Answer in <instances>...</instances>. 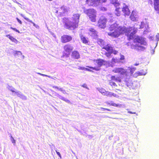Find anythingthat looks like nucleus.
I'll return each mask as SVG.
<instances>
[{
    "mask_svg": "<svg viewBox=\"0 0 159 159\" xmlns=\"http://www.w3.org/2000/svg\"><path fill=\"white\" fill-rule=\"evenodd\" d=\"M108 30L110 32L107 33V34L112 37L117 38L125 34L128 40L133 39V42L134 44H131V49L138 51H143L145 49V48L142 46H146L147 44L144 38L138 36L134 38V36L137 32V28L134 26H122L114 23L110 26Z\"/></svg>",
    "mask_w": 159,
    "mask_h": 159,
    "instance_id": "f257e3e1",
    "label": "nucleus"
},
{
    "mask_svg": "<svg viewBox=\"0 0 159 159\" xmlns=\"http://www.w3.org/2000/svg\"><path fill=\"white\" fill-rule=\"evenodd\" d=\"M80 15L78 13L74 14L70 20L66 17L62 19L64 27L69 30H74L78 26Z\"/></svg>",
    "mask_w": 159,
    "mask_h": 159,
    "instance_id": "f03ea898",
    "label": "nucleus"
},
{
    "mask_svg": "<svg viewBox=\"0 0 159 159\" xmlns=\"http://www.w3.org/2000/svg\"><path fill=\"white\" fill-rule=\"evenodd\" d=\"M84 13L89 17V20L92 22L97 21V13L96 10L93 8H90L84 10Z\"/></svg>",
    "mask_w": 159,
    "mask_h": 159,
    "instance_id": "7ed1b4c3",
    "label": "nucleus"
},
{
    "mask_svg": "<svg viewBox=\"0 0 159 159\" xmlns=\"http://www.w3.org/2000/svg\"><path fill=\"white\" fill-rule=\"evenodd\" d=\"M94 62V64H97V66L95 67H91L87 66V67L92 70H94L96 71H99L101 70L100 67L103 66H104L107 64V62L105 60L101 58L97 59H94L93 60Z\"/></svg>",
    "mask_w": 159,
    "mask_h": 159,
    "instance_id": "20e7f679",
    "label": "nucleus"
},
{
    "mask_svg": "<svg viewBox=\"0 0 159 159\" xmlns=\"http://www.w3.org/2000/svg\"><path fill=\"white\" fill-rule=\"evenodd\" d=\"M122 78L120 76L112 75L110 78V80H108L109 84L112 87H116L117 85L114 82H121Z\"/></svg>",
    "mask_w": 159,
    "mask_h": 159,
    "instance_id": "39448f33",
    "label": "nucleus"
},
{
    "mask_svg": "<svg viewBox=\"0 0 159 159\" xmlns=\"http://www.w3.org/2000/svg\"><path fill=\"white\" fill-rule=\"evenodd\" d=\"M107 19L104 16H101L98 19V26L101 29H104L106 27Z\"/></svg>",
    "mask_w": 159,
    "mask_h": 159,
    "instance_id": "423d86ee",
    "label": "nucleus"
},
{
    "mask_svg": "<svg viewBox=\"0 0 159 159\" xmlns=\"http://www.w3.org/2000/svg\"><path fill=\"white\" fill-rule=\"evenodd\" d=\"M112 71L115 73L119 74L122 75H125L127 76L128 72L127 70L123 68L116 67L112 70Z\"/></svg>",
    "mask_w": 159,
    "mask_h": 159,
    "instance_id": "0eeeda50",
    "label": "nucleus"
},
{
    "mask_svg": "<svg viewBox=\"0 0 159 159\" xmlns=\"http://www.w3.org/2000/svg\"><path fill=\"white\" fill-rule=\"evenodd\" d=\"M113 48L110 44H107L102 48V49H105L107 52L105 53V55L108 58L111 57L112 52V49Z\"/></svg>",
    "mask_w": 159,
    "mask_h": 159,
    "instance_id": "6e6552de",
    "label": "nucleus"
},
{
    "mask_svg": "<svg viewBox=\"0 0 159 159\" xmlns=\"http://www.w3.org/2000/svg\"><path fill=\"white\" fill-rule=\"evenodd\" d=\"M72 39V36L69 35L63 34L60 38V41L62 43H65L71 41Z\"/></svg>",
    "mask_w": 159,
    "mask_h": 159,
    "instance_id": "1a4fd4ad",
    "label": "nucleus"
},
{
    "mask_svg": "<svg viewBox=\"0 0 159 159\" xmlns=\"http://www.w3.org/2000/svg\"><path fill=\"white\" fill-rule=\"evenodd\" d=\"M73 47L71 44H65L63 47V49L64 51L67 53V54H66L65 56H66V57H68L70 52L73 51Z\"/></svg>",
    "mask_w": 159,
    "mask_h": 159,
    "instance_id": "9d476101",
    "label": "nucleus"
},
{
    "mask_svg": "<svg viewBox=\"0 0 159 159\" xmlns=\"http://www.w3.org/2000/svg\"><path fill=\"white\" fill-rule=\"evenodd\" d=\"M122 11L125 16H129L130 13V11L128 8V6L126 5L123 7Z\"/></svg>",
    "mask_w": 159,
    "mask_h": 159,
    "instance_id": "9b49d317",
    "label": "nucleus"
},
{
    "mask_svg": "<svg viewBox=\"0 0 159 159\" xmlns=\"http://www.w3.org/2000/svg\"><path fill=\"white\" fill-rule=\"evenodd\" d=\"M89 31L90 32L91 35L93 37L94 39H96L97 37H98L97 32L94 28H90L89 29Z\"/></svg>",
    "mask_w": 159,
    "mask_h": 159,
    "instance_id": "f8f14e48",
    "label": "nucleus"
},
{
    "mask_svg": "<svg viewBox=\"0 0 159 159\" xmlns=\"http://www.w3.org/2000/svg\"><path fill=\"white\" fill-rule=\"evenodd\" d=\"M71 57L73 59H77L80 58V55L78 51L74 50L71 53Z\"/></svg>",
    "mask_w": 159,
    "mask_h": 159,
    "instance_id": "ddd939ff",
    "label": "nucleus"
},
{
    "mask_svg": "<svg viewBox=\"0 0 159 159\" xmlns=\"http://www.w3.org/2000/svg\"><path fill=\"white\" fill-rule=\"evenodd\" d=\"M80 38L81 40L83 43L87 44H88L89 42V40L88 38H86L82 34H80Z\"/></svg>",
    "mask_w": 159,
    "mask_h": 159,
    "instance_id": "4468645a",
    "label": "nucleus"
},
{
    "mask_svg": "<svg viewBox=\"0 0 159 159\" xmlns=\"http://www.w3.org/2000/svg\"><path fill=\"white\" fill-rule=\"evenodd\" d=\"M137 14L134 11H132L130 16V19L133 21H136L137 20Z\"/></svg>",
    "mask_w": 159,
    "mask_h": 159,
    "instance_id": "2eb2a0df",
    "label": "nucleus"
},
{
    "mask_svg": "<svg viewBox=\"0 0 159 159\" xmlns=\"http://www.w3.org/2000/svg\"><path fill=\"white\" fill-rule=\"evenodd\" d=\"M146 74V72L144 71L143 70H142L140 71H138L135 72L133 75L134 77H136L138 76L145 75Z\"/></svg>",
    "mask_w": 159,
    "mask_h": 159,
    "instance_id": "dca6fc26",
    "label": "nucleus"
},
{
    "mask_svg": "<svg viewBox=\"0 0 159 159\" xmlns=\"http://www.w3.org/2000/svg\"><path fill=\"white\" fill-rule=\"evenodd\" d=\"M154 9L159 13V0H154Z\"/></svg>",
    "mask_w": 159,
    "mask_h": 159,
    "instance_id": "f3484780",
    "label": "nucleus"
},
{
    "mask_svg": "<svg viewBox=\"0 0 159 159\" xmlns=\"http://www.w3.org/2000/svg\"><path fill=\"white\" fill-rule=\"evenodd\" d=\"M106 103L108 105L110 106H112L116 107H120L121 106V105L119 104H116L112 101L111 102V103H110L108 102H106Z\"/></svg>",
    "mask_w": 159,
    "mask_h": 159,
    "instance_id": "a211bd4d",
    "label": "nucleus"
},
{
    "mask_svg": "<svg viewBox=\"0 0 159 159\" xmlns=\"http://www.w3.org/2000/svg\"><path fill=\"white\" fill-rule=\"evenodd\" d=\"M6 37L8 38L12 42L17 43L18 42V40L15 38L13 37L12 36H11L9 34L6 35Z\"/></svg>",
    "mask_w": 159,
    "mask_h": 159,
    "instance_id": "6ab92c4d",
    "label": "nucleus"
},
{
    "mask_svg": "<svg viewBox=\"0 0 159 159\" xmlns=\"http://www.w3.org/2000/svg\"><path fill=\"white\" fill-rule=\"evenodd\" d=\"M111 3L113 4L116 7L119 6L120 3L118 2V0H111Z\"/></svg>",
    "mask_w": 159,
    "mask_h": 159,
    "instance_id": "aec40b11",
    "label": "nucleus"
},
{
    "mask_svg": "<svg viewBox=\"0 0 159 159\" xmlns=\"http://www.w3.org/2000/svg\"><path fill=\"white\" fill-rule=\"evenodd\" d=\"M95 39L97 40V43L100 45L103 44L104 42L103 39H99L98 37H97V39Z\"/></svg>",
    "mask_w": 159,
    "mask_h": 159,
    "instance_id": "412c9836",
    "label": "nucleus"
},
{
    "mask_svg": "<svg viewBox=\"0 0 159 159\" xmlns=\"http://www.w3.org/2000/svg\"><path fill=\"white\" fill-rule=\"evenodd\" d=\"M101 92L104 95H106L109 97H111V92L105 91V92L101 91Z\"/></svg>",
    "mask_w": 159,
    "mask_h": 159,
    "instance_id": "4be33fe9",
    "label": "nucleus"
},
{
    "mask_svg": "<svg viewBox=\"0 0 159 159\" xmlns=\"http://www.w3.org/2000/svg\"><path fill=\"white\" fill-rule=\"evenodd\" d=\"M23 17L24 18V19H25V20H26L32 23L33 24V25L36 28H39V26L38 25H37L35 24L33 22L32 20H30L28 18H26V17Z\"/></svg>",
    "mask_w": 159,
    "mask_h": 159,
    "instance_id": "5701e85b",
    "label": "nucleus"
},
{
    "mask_svg": "<svg viewBox=\"0 0 159 159\" xmlns=\"http://www.w3.org/2000/svg\"><path fill=\"white\" fill-rule=\"evenodd\" d=\"M120 9V7H116V14L118 16H120V11H119V10Z\"/></svg>",
    "mask_w": 159,
    "mask_h": 159,
    "instance_id": "b1692460",
    "label": "nucleus"
},
{
    "mask_svg": "<svg viewBox=\"0 0 159 159\" xmlns=\"http://www.w3.org/2000/svg\"><path fill=\"white\" fill-rule=\"evenodd\" d=\"M54 89H56L59 91L66 92L65 90L63 89L62 88H59L57 86H53V87Z\"/></svg>",
    "mask_w": 159,
    "mask_h": 159,
    "instance_id": "393cba45",
    "label": "nucleus"
},
{
    "mask_svg": "<svg viewBox=\"0 0 159 159\" xmlns=\"http://www.w3.org/2000/svg\"><path fill=\"white\" fill-rule=\"evenodd\" d=\"M136 70V68L135 67H133L132 68H130V72L131 75H133V73H134V71Z\"/></svg>",
    "mask_w": 159,
    "mask_h": 159,
    "instance_id": "a878e982",
    "label": "nucleus"
},
{
    "mask_svg": "<svg viewBox=\"0 0 159 159\" xmlns=\"http://www.w3.org/2000/svg\"><path fill=\"white\" fill-rule=\"evenodd\" d=\"M61 99L62 100L68 103H70V100H68V99H66L64 97H61Z\"/></svg>",
    "mask_w": 159,
    "mask_h": 159,
    "instance_id": "bb28decb",
    "label": "nucleus"
},
{
    "mask_svg": "<svg viewBox=\"0 0 159 159\" xmlns=\"http://www.w3.org/2000/svg\"><path fill=\"white\" fill-rule=\"evenodd\" d=\"M84 69H85L86 70H87L91 72V71H92V70L90 69H89L87 68H85L84 67H80V68H79V69L82 70H84Z\"/></svg>",
    "mask_w": 159,
    "mask_h": 159,
    "instance_id": "cd10ccee",
    "label": "nucleus"
},
{
    "mask_svg": "<svg viewBox=\"0 0 159 159\" xmlns=\"http://www.w3.org/2000/svg\"><path fill=\"white\" fill-rule=\"evenodd\" d=\"M16 94L19 97H21L22 96H24L22 94H20V92H15Z\"/></svg>",
    "mask_w": 159,
    "mask_h": 159,
    "instance_id": "c85d7f7f",
    "label": "nucleus"
},
{
    "mask_svg": "<svg viewBox=\"0 0 159 159\" xmlns=\"http://www.w3.org/2000/svg\"><path fill=\"white\" fill-rule=\"evenodd\" d=\"M114 97L116 98H118L119 97L118 95L114 93H111V97Z\"/></svg>",
    "mask_w": 159,
    "mask_h": 159,
    "instance_id": "c756f323",
    "label": "nucleus"
},
{
    "mask_svg": "<svg viewBox=\"0 0 159 159\" xmlns=\"http://www.w3.org/2000/svg\"><path fill=\"white\" fill-rule=\"evenodd\" d=\"M118 52L117 51L115 50H113V48L112 49L111 54L113 53L114 54L116 55V54L118 53Z\"/></svg>",
    "mask_w": 159,
    "mask_h": 159,
    "instance_id": "7c9ffc66",
    "label": "nucleus"
},
{
    "mask_svg": "<svg viewBox=\"0 0 159 159\" xmlns=\"http://www.w3.org/2000/svg\"><path fill=\"white\" fill-rule=\"evenodd\" d=\"M10 28L12 30H14L16 32H17L18 33H20V31L15 28H13V27H11Z\"/></svg>",
    "mask_w": 159,
    "mask_h": 159,
    "instance_id": "2f4dec72",
    "label": "nucleus"
},
{
    "mask_svg": "<svg viewBox=\"0 0 159 159\" xmlns=\"http://www.w3.org/2000/svg\"><path fill=\"white\" fill-rule=\"evenodd\" d=\"M81 86L84 88H86L88 89H89V88L87 87V85L86 84H84L81 85Z\"/></svg>",
    "mask_w": 159,
    "mask_h": 159,
    "instance_id": "473e14b6",
    "label": "nucleus"
},
{
    "mask_svg": "<svg viewBox=\"0 0 159 159\" xmlns=\"http://www.w3.org/2000/svg\"><path fill=\"white\" fill-rule=\"evenodd\" d=\"M11 140L12 142V143H16V141L12 137V136H11Z\"/></svg>",
    "mask_w": 159,
    "mask_h": 159,
    "instance_id": "72a5a7b5",
    "label": "nucleus"
},
{
    "mask_svg": "<svg viewBox=\"0 0 159 159\" xmlns=\"http://www.w3.org/2000/svg\"><path fill=\"white\" fill-rule=\"evenodd\" d=\"M101 109L103 110V111L107 110L108 111H111V110L110 109H107V108H104L103 107H101Z\"/></svg>",
    "mask_w": 159,
    "mask_h": 159,
    "instance_id": "f704fd0d",
    "label": "nucleus"
},
{
    "mask_svg": "<svg viewBox=\"0 0 159 159\" xmlns=\"http://www.w3.org/2000/svg\"><path fill=\"white\" fill-rule=\"evenodd\" d=\"M56 152L57 153V155L60 157H61V155L60 154V152H57V151H56Z\"/></svg>",
    "mask_w": 159,
    "mask_h": 159,
    "instance_id": "c9c22d12",
    "label": "nucleus"
},
{
    "mask_svg": "<svg viewBox=\"0 0 159 159\" xmlns=\"http://www.w3.org/2000/svg\"><path fill=\"white\" fill-rule=\"evenodd\" d=\"M148 3L149 4L152 5V0H148Z\"/></svg>",
    "mask_w": 159,
    "mask_h": 159,
    "instance_id": "e433bc0d",
    "label": "nucleus"
},
{
    "mask_svg": "<svg viewBox=\"0 0 159 159\" xmlns=\"http://www.w3.org/2000/svg\"><path fill=\"white\" fill-rule=\"evenodd\" d=\"M16 20H17V21H18V22L20 24H22V22H21V21L20 20H19L18 18H16Z\"/></svg>",
    "mask_w": 159,
    "mask_h": 159,
    "instance_id": "4c0bfd02",
    "label": "nucleus"
},
{
    "mask_svg": "<svg viewBox=\"0 0 159 159\" xmlns=\"http://www.w3.org/2000/svg\"><path fill=\"white\" fill-rule=\"evenodd\" d=\"M100 2H101L103 3V2H106L107 0H98Z\"/></svg>",
    "mask_w": 159,
    "mask_h": 159,
    "instance_id": "58836bf2",
    "label": "nucleus"
},
{
    "mask_svg": "<svg viewBox=\"0 0 159 159\" xmlns=\"http://www.w3.org/2000/svg\"><path fill=\"white\" fill-rule=\"evenodd\" d=\"M124 59H125L124 56L123 55L121 56L120 58V60H123Z\"/></svg>",
    "mask_w": 159,
    "mask_h": 159,
    "instance_id": "ea45409f",
    "label": "nucleus"
},
{
    "mask_svg": "<svg viewBox=\"0 0 159 159\" xmlns=\"http://www.w3.org/2000/svg\"><path fill=\"white\" fill-rule=\"evenodd\" d=\"M129 112L130 113V114H135V112H133L131 111H129Z\"/></svg>",
    "mask_w": 159,
    "mask_h": 159,
    "instance_id": "a19ab883",
    "label": "nucleus"
},
{
    "mask_svg": "<svg viewBox=\"0 0 159 159\" xmlns=\"http://www.w3.org/2000/svg\"><path fill=\"white\" fill-rule=\"evenodd\" d=\"M139 63H136L134 64V66H137L139 65Z\"/></svg>",
    "mask_w": 159,
    "mask_h": 159,
    "instance_id": "79ce46f5",
    "label": "nucleus"
},
{
    "mask_svg": "<svg viewBox=\"0 0 159 159\" xmlns=\"http://www.w3.org/2000/svg\"><path fill=\"white\" fill-rule=\"evenodd\" d=\"M10 91H11V92H13H13H15V91L14 90H12V89H11V90H10Z\"/></svg>",
    "mask_w": 159,
    "mask_h": 159,
    "instance_id": "37998d69",
    "label": "nucleus"
},
{
    "mask_svg": "<svg viewBox=\"0 0 159 159\" xmlns=\"http://www.w3.org/2000/svg\"><path fill=\"white\" fill-rule=\"evenodd\" d=\"M18 52L20 53H21V52H20V51H18Z\"/></svg>",
    "mask_w": 159,
    "mask_h": 159,
    "instance_id": "c03bdc74",
    "label": "nucleus"
},
{
    "mask_svg": "<svg viewBox=\"0 0 159 159\" xmlns=\"http://www.w3.org/2000/svg\"><path fill=\"white\" fill-rule=\"evenodd\" d=\"M117 90H119V91H120V90L119 89H117Z\"/></svg>",
    "mask_w": 159,
    "mask_h": 159,
    "instance_id": "a18cd8bd",
    "label": "nucleus"
}]
</instances>
